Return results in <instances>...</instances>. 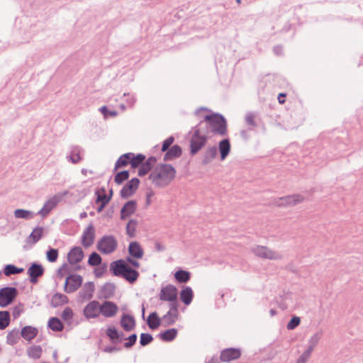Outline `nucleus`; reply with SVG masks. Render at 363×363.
<instances>
[{
  "label": "nucleus",
  "mask_w": 363,
  "mask_h": 363,
  "mask_svg": "<svg viewBox=\"0 0 363 363\" xmlns=\"http://www.w3.org/2000/svg\"><path fill=\"white\" fill-rule=\"evenodd\" d=\"M177 171L170 164H160L149 174L148 179L158 188L168 186L175 178Z\"/></svg>",
  "instance_id": "nucleus-1"
},
{
  "label": "nucleus",
  "mask_w": 363,
  "mask_h": 363,
  "mask_svg": "<svg viewBox=\"0 0 363 363\" xmlns=\"http://www.w3.org/2000/svg\"><path fill=\"white\" fill-rule=\"evenodd\" d=\"M205 121H208V126L211 127L213 135L225 136L227 134V121L225 118L219 113H213L205 116Z\"/></svg>",
  "instance_id": "nucleus-2"
},
{
  "label": "nucleus",
  "mask_w": 363,
  "mask_h": 363,
  "mask_svg": "<svg viewBox=\"0 0 363 363\" xmlns=\"http://www.w3.org/2000/svg\"><path fill=\"white\" fill-rule=\"evenodd\" d=\"M118 247V241L115 236L112 235H104L99 240L96 248L104 255H109L113 252Z\"/></svg>",
  "instance_id": "nucleus-3"
},
{
  "label": "nucleus",
  "mask_w": 363,
  "mask_h": 363,
  "mask_svg": "<svg viewBox=\"0 0 363 363\" xmlns=\"http://www.w3.org/2000/svg\"><path fill=\"white\" fill-rule=\"evenodd\" d=\"M18 289L13 286H5L0 289V307L4 308L11 304L17 297Z\"/></svg>",
  "instance_id": "nucleus-4"
},
{
  "label": "nucleus",
  "mask_w": 363,
  "mask_h": 363,
  "mask_svg": "<svg viewBox=\"0 0 363 363\" xmlns=\"http://www.w3.org/2000/svg\"><path fill=\"white\" fill-rule=\"evenodd\" d=\"M83 278L77 274H70L66 277L64 291L67 293H73L76 291L82 284Z\"/></svg>",
  "instance_id": "nucleus-5"
},
{
  "label": "nucleus",
  "mask_w": 363,
  "mask_h": 363,
  "mask_svg": "<svg viewBox=\"0 0 363 363\" xmlns=\"http://www.w3.org/2000/svg\"><path fill=\"white\" fill-rule=\"evenodd\" d=\"M44 272L45 269L43 266L38 262L30 263L27 270L29 280L32 284H36L38 281V278L42 277Z\"/></svg>",
  "instance_id": "nucleus-6"
},
{
  "label": "nucleus",
  "mask_w": 363,
  "mask_h": 363,
  "mask_svg": "<svg viewBox=\"0 0 363 363\" xmlns=\"http://www.w3.org/2000/svg\"><path fill=\"white\" fill-rule=\"evenodd\" d=\"M208 141V137L206 136H195V133H193L192 136L190 139V154L195 155L197 154L206 144Z\"/></svg>",
  "instance_id": "nucleus-7"
},
{
  "label": "nucleus",
  "mask_w": 363,
  "mask_h": 363,
  "mask_svg": "<svg viewBox=\"0 0 363 363\" xmlns=\"http://www.w3.org/2000/svg\"><path fill=\"white\" fill-rule=\"evenodd\" d=\"M140 184V180L134 177L128 181L121 189L120 196L122 199H128L138 189Z\"/></svg>",
  "instance_id": "nucleus-8"
},
{
  "label": "nucleus",
  "mask_w": 363,
  "mask_h": 363,
  "mask_svg": "<svg viewBox=\"0 0 363 363\" xmlns=\"http://www.w3.org/2000/svg\"><path fill=\"white\" fill-rule=\"evenodd\" d=\"M303 200L304 197L302 195L292 194L279 198L277 205L279 207L294 206Z\"/></svg>",
  "instance_id": "nucleus-9"
},
{
  "label": "nucleus",
  "mask_w": 363,
  "mask_h": 363,
  "mask_svg": "<svg viewBox=\"0 0 363 363\" xmlns=\"http://www.w3.org/2000/svg\"><path fill=\"white\" fill-rule=\"evenodd\" d=\"M100 313V303L96 300L90 301L83 310V315L86 319L96 318Z\"/></svg>",
  "instance_id": "nucleus-10"
},
{
  "label": "nucleus",
  "mask_w": 363,
  "mask_h": 363,
  "mask_svg": "<svg viewBox=\"0 0 363 363\" xmlns=\"http://www.w3.org/2000/svg\"><path fill=\"white\" fill-rule=\"evenodd\" d=\"M252 252L256 256L264 259H278L281 257L279 254L265 246L257 245L252 249Z\"/></svg>",
  "instance_id": "nucleus-11"
},
{
  "label": "nucleus",
  "mask_w": 363,
  "mask_h": 363,
  "mask_svg": "<svg viewBox=\"0 0 363 363\" xmlns=\"http://www.w3.org/2000/svg\"><path fill=\"white\" fill-rule=\"evenodd\" d=\"M177 289L172 284L162 287L160 293V299L164 301H175L177 298Z\"/></svg>",
  "instance_id": "nucleus-12"
},
{
  "label": "nucleus",
  "mask_w": 363,
  "mask_h": 363,
  "mask_svg": "<svg viewBox=\"0 0 363 363\" xmlns=\"http://www.w3.org/2000/svg\"><path fill=\"white\" fill-rule=\"evenodd\" d=\"M241 356V351L239 348L229 347L221 351L220 360L223 362H230L238 359Z\"/></svg>",
  "instance_id": "nucleus-13"
},
{
  "label": "nucleus",
  "mask_w": 363,
  "mask_h": 363,
  "mask_svg": "<svg viewBox=\"0 0 363 363\" xmlns=\"http://www.w3.org/2000/svg\"><path fill=\"white\" fill-rule=\"evenodd\" d=\"M100 311L105 318H112L117 313L118 307L114 302L106 300L100 304Z\"/></svg>",
  "instance_id": "nucleus-14"
},
{
  "label": "nucleus",
  "mask_w": 363,
  "mask_h": 363,
  "mask_svg": "<svg viewBox=\"0 0 363 363\" xmlns=\"http://www.w3.org/2000/svg\"><path fill=\"white\" fill-rule=\"evenodd\" d=\"M95 238V228L91 223L84 230L82 235V244L84 247H90L93 243Z\"/></svg>",
  "instance_id": "nucleus-15"
},
{
  "label": "nucleus",
  "mask_w": 363,
  "mask_h": 363,
  "mask_svg": "<svg viewBox=\"0 0 363 363\" xmlns=\"http://www.w3.org/2000/svg\"><path fill=\"white\" fill-rule=\"evenodd\" d=\"M84 257V251L80 247H73L67 254V261L70 264L80 262Z\"/></svg>",
  "instance_id": "nucleus-16"
},
{
  "label": "nucleus",
  "mask_w": 363,
  "mask_h": 363,
  "mask_svg": "<svg viewBox=\"0 0 363 363\" xmlns=\"http://www.w3.org/2000/svg\"><path fill=\"white\" fill-rule=\"evenodd\" d=\"M137 209V202L135 200H130L124 203L121 209V219L125 220L135 213Z\"/></svg>",
  "instance_id": "nucleus-17"
},
{
  "label": "nucleus",
  "mask_w": 363,
  "mask_h": 363,
  "mask_svg": "<svg viewBox=\"0 0 363 363\" xmlns=\"http://www.w3.org/2000/svg\"><path fill=\"white\" fill-rule=\"evenodd\" d=\"M127 264H128L125 262V261L122 259L113 261L110 264V271L113 275L122 277Z\"/></svg>",
  "instance_id": "nucleus-18"
},
{
  "label": "nucleus",
  "mask_w": 363,
  "mask_h": 363,
  "mask_svg": "<svg viewBox=\"0 0 363 363\" xmlns=\"http://www.w3.org/2000/svg\"><path fill=\"white\" fill-rule=\"evenodd\" d=\"M208 121H205V116L203 119L201 121L196 125L192 128L195 136H206L208 138V135L211 133V127L208 126Z\"/></svg>",
  "instance_id": "nucleus-19"
},
{
  "label": "nucleus",
  "mask_w": 363,
  "mask_h": 363,
  "mask_svg": "<svg viewBox=\"0 0 363 363\" xmlns=\"http://www.w3.org/2000/svg\"><path fill=\"white\" fill-rule=\"evenodd\" d=\"M164 152L163 156L164 162L172 161L181 157L182 149L179 145H174Z\"/></svg>",
  "instance_id": "nucleus-20"
},
{
  "label": "nucleus",
  "mask_w": 363,
  "mask_h": 363,
  "mask_svg": "<svg viewBox=\"0 0 363 363\" xmlns=\"http://www.w3.org/2000/svg\"><path fill=\"white\" fill-rule=\"evenodd\" d=\"M83 152V149L78 145H72L70 147L69 154L66 156V159L68 162L72 164H77L82 160L81 153Z\"/></svg>",
  "instance_id": "nucleus-21"
},
{
  "label": "nucleus",
  "mask_w": 363,
  "mask_h": 363,
  "mask_svg": "<svg viewBox=\"0 0 363 363\" xmlns=\"http://www.w3.org/2000/svg\"><path fill=\"white\" fill-rule=\"evenodd\" d=\"M128 252L129 255L134 259H141L144 255V250L138 241H132L130 242Z\"/></svg>",
  "instance_id": "nucleus-22"
},
{
  "label": "nucleus",
  "mask_w": 363,
  "mask_h": 363,
  "mask_svg": "<svg viewBox=\"0 0 363 363\" xmlns=\"http://www.w3.org/2000/svg\"><path fill=\"white\" fill-rule=\"evenodd\" d=\"M95 290V285L93 281L86 282L81 291L79 292V295L81 298L86 300H90L93 297V294Z\"/></svg>",
  "instance_id": "nucleus-23"
},
{
  "label": "nucleus",
  "mask_w": 363,
  "mask_h": 363,
  "mask_svg": "<svg viewBox=\"0 0 363 363\" xmlns=\"http://www.w3.org/2000/svg\"><path fill=\"white\" fill-rule=\"evenodd\" d=\"M157 158L154 156L150 157L146 161H144L138 169V176L143 177L146 175L155 166Z\"/></svg>",
  "instance_id": "nucleus-24"
},
{
  "label": "nucleus",
  "mask_w": 363,
  "mask_h": 363,
  "mask_svg": "<svg viewBox=\"0 0 363 363\" xmlns=\"http://www.w3.org/2000/svg\"><path fill=\"white\" fill-rule=\"evenodd\" d=\"M121 325L125 331H131L135 327V320L133 315L123 314L121 319Z\"/></svg>",
  "instance_id": "nucleus-25"
},
{
  "label": "nucleus",
  "mask_w": 363,
  "mask_h": 363,
  "mask_svg": "<svg viewBox=\"0 0 363 363\" xmlns=\"http://www.w3.org/2000/svg\"><path fill=\"white\" fill-rule=\"evenodd\" d=\"M115 290L116 286L113 283L106 282L101 288L99 298H110L114 295Z\"/></svg>",
  "instance_id": "nucleus-26"
},
{
  "label": "nucleus",
  "mask_w": 363,
  "mask_h": 363,
  "mask_svg": "<svg viewBox=\"0 0 363 363\" xmlns=\"http://www.w3.org/2000/svg\"><path fill=\"white\" fill-rule=\"evenodd\" d=\"M177 334V329L172 328L161 331L157 337L163 342H172L176 338Z\"/></svg>",
  "instance_id": "nucleus-27"
},
{
  "label": "nucleus",
  "mask_w": 363,
  "mask_h": 363,
  "mask_svg": "<svg viewBox=\"0 0 363 363\" xmlns=\"http://www.w3.org/2000/svg\"><path fill=\"white\" fill-rule=\"evenodd\" d=\"M139 275L140 274L136 269H133L130 265L127 264L122 278L125 279L130 284H133L137 281Z\"/></svg>",
  "instance_id": "nucleus-28"
},
{
  "label": "nucleus",
  "mask_w": 363,
  "mask_h": 363,
  "mask_svg": "<svg viewBox=\"0 0 363 363\" xmlns=\"http://www.w3.org/2000/svg\"><path fill=\"white\" fill-rule=\"evenodd\" d=\"M57 201L55 198H52L45 201L42 208L37 213L42 217L47 216L50 211L57 206Z\"/></svg>",
  "instance_id": "nucleus-29"
},
{
  "label": "nucleus",
  "mask_w": 363,
  "mask_h": 363,
  "mask_svg": "<svg viewBox=\"0 0 363 363\" xmlns=\"http://www.w3.org/2000/svg\"><path fill=\"white\" fill-rule=\"evenodd\" d=\"M38 333V330L36 328L26 325L21 329V335L23 339L30 341L37 336Z\"/></svg>",
  "instance_id": "nucleus-30"
},
{
  "label": "nucleus",
  "mask_w": 363,
  "mask_h": 363,
  "mask_svg": "<svg viewBox=\"0 0 363 363\" xmlns=\"http://www.w3.org/2000/svg\"><path fill=\"white\" fill-rule=\"evenodd\" d=\"M217 154L218 149L216 146L209 147L203 153L201 164L207 165L216 157Z\"/></svg>",
  "instance_id": "nucleus-31"
},
{
  "label": "nucleus",
  "mask_w": 363,
  "mask_h": 363,
  "mask_svg": "<svg viewBox=\"0 0 363 363\" xmlns=\"http://www.w3.org/2000/svg\"><path fill=\"white\" fill-rule=\"evenodd\" d=\"M194 292L190 286H185L180 291V299L184 304L189 306L193 300Z\"/></svg>",
  "instance_id": "nucleus-32"
},
{
  "label": "nucleus",
  "mask_w": 363,
  "mask_h": 363,
  "mask_svg": "<svg viewBox=\"0 0 363 363\" xmlns=\"http://www.w3.org/2000/svg\"><path fill=\"white\" fill-rule=\"evenodd\" d=\"M69 302L68 297L62 294L55 293L51 298L50 305L53 308H57Z\"/></svg>",
  "instance_id": "nucleus-33"
},
{
  "label": "nucleus",
  "mask_w": 363,
  "mask_h": 363,
  "mask_svg": "<svg viewBox=\"0 0 363 363\" xmlns=\"http://www.w3.org/2000/svg\"><path fill=\"white\" fill-rule=\"evenodd\" d=\"M218 150L220 155V160H224L230 152V143L229 139L225 138L219 142Z\"/></svg>",
  "instance_id": "nucleus-34"
},
{
  "label": "nucleus",
  "mask_w": 363,
  "mask_h": 363,
  "mask_svg": "<svg viewBox=\"0 0 363 363\" xmlns=\"http://www.w3.org/2000/svg\"><path fill=\"white\" fill-rule=\"evenodd\" d=\"M161 318L155 311L150 313L147 318V324L151 330L158 328L161 325Z\"/></svg>",
  "instance_id": "nucleus-35"
},
{
  "label": "nucleus",
  "mask_w": 363,
  "mask_h": 363,
  "mask_svg": "<svg viewBox=\"0 0 363 363\" xmlns=\"http://www.w3.org/2000/svg\"><path fill=\"white\" fill-rule=\"evenodd\" d=\"M131 155V152H127L121 155L115 163L113 170L116 171L119 168L126 167L129 164H130Z\"/></svg>",
  "instance_id": "nucleus-36"
},
{
  "label": "nucleus",
  "mask_w": 363,
  "mask_h": 363,
  "mask_svg": "<svg viewBox=\"0 0 363 363\" xmlns=\"http://www.w3.org/2000/svg\"><path fill=\"white\" fill-rule=\"evenodd\" d=\"M191 272L184 269H179L174 273V278L179 284H186L191 279Z\"/></svg>",
  "instance_id": "nucleus-37"
},
{
  "label": "nucleus",
  "mask_w": 363,
  "mask_h": 363,
  "mask_svg": "<svg viewBox=\"0 0 363 363\" xmlns=\"http://www.w3.org/2000/svg\"><path fill=\"white\" fill-rule=\"evenodd\" d=\"M48 327L54 332H61L64 329V325L60 318L52 317L48 323Z\"/></svg>",
  "instance_id": "nucleus-38"
},
{
  "label": "nucleus",
  "mask_w": 363,
  "mask_h": 363,
  "mask_svg": "<svg viewBox=\"0 0 363 363\" xmlns=\"http://www.w3.org/2000/svg\"><path fill=\"white\" fill-rule=\"evenodd\" d=\"M96 196V203H103L107 205L110 201V196H107L105 187H101L95 191Z\"/></svg>",
  "instance_id": "nucleus-39"
},
{
  "label": "nucleus",
  "mask_w": 363,
  "mask_h": 363,
  "mask_svg": "<svg viewBox=\"0 0 363 363\" xmlns=\"http://www.w3.org/2000/svg\"><path fill=\"white\" fill-rule=\"evenodd\" d=\"M130 166L132 168L135 169L140 167L143 162L145 160V156L143 154L138 153L136 155L131 152Z\"/></svg>",
  "instance_id": "nucleus-40"
},
{
  "label": "nucleus",
  "mask_w": 363,
  "mask_h": 363,
  "mask_svg": "<svg viewBox=\"0 0 363 363\" xmlns=\"http://www.w3.org/2000/svg\"><path fill=\"white\" fill-rule=\"evenodd\" d=\"M179 317V314L174 313L171 311H167L166 314H164L162 319L163 321L164 326L172 325L177 320Z\"/></svg>",
  "instance_id": "nucleus-41"
},
{
  "label": "nucleus",
  "mask_w": 363,
  "mask_h": 363,
  "mask_svg": "<svg viewBox=\"0 0 363 363\" xmlns=\"http://www.w3.org/2000/svg\"><path fill=\"white\" fill-rule=\"evenodd\" d=\"M35 216V213L29 210L23 208H18L14 211V216L16 218H23L25 220L32 219Z\"/></svg>",
  "instance_id": "nucleus-42"
},
{
  "label": "nucleus",
  "mask_w": 363,
  "mask_h": 363,
  "mask_svg": "<svg viewBox=\"0 0 363 363\" xmlns=\"http://www.w3.org/2000/svg\"><path fill=\"white\" fill-rule=\"evenodd\" d=\"M11 321V315L8 311H0V330L6 328Z\"/></svg>",
  "instance_id": "nucleus-43"
},
{
  "label": "nucleus",
  "mask_w": 363,
  "mask_h": 363,
  "mask_svg": "<svg viewBox=\"0 0 363 363\" xmlns=\"http://www.w3.org/2000/svg\"><path fill=\"white\" fill-rule=\"evenodd\" d=\"M23 271H24L23 268L17 267L16 266H15L14 264H9L5 265L4 267V270H3L5 276H7V277L13 275V274H18L22 273V272H23Z\"/></svg>",
  "instance_id": "nucleus-44"
},
{
  "label": "nucleus",
  "mask_w": 363,
  "mask_h": 363,
  "mask_svg": "<svg viewBox=\"0 0 363 363\" xmlns=\"http://www.w3.org/2000/svg\"><path fill=\"white\" fill-rule=\"evenodd\" d=\"M42 354V347L40 345H32L27 349V354L29 357L37 359Z\"/></svg>",
  "instance_id": "nucleus-45"
},
{
  "label": "nucleus",
  "mask_w": 363,
  "mask_h": 363,
  "mask_svg": "<svg viewBox=\"0 0 363 363\" xmlns=\"http://www.w3.org/2000/svg\"><path fill=\"white\" fill-rule=\"evenodd\" d=\"M138 221L136 219H130L126 225L125 230L126 234L130 238L135 237L136 227Z\"/></svg>",
  "instance_id": "nucleus-46"
},
{
  "label": "nucleus",
  "mask_w": 363,
  "mask_h": 363,
  "mask_svg": "<svg viewBox=\"0 0 363 363\" xmlns=\"http://www.w3.org/2000/svg\"><path fill=\"white\" fill-rule=\"evenodd\" d=\"M19 339V331L18 329L14 328L7 334L6 343L9 345H14L18 342Z\"/></svg>",
  "instance_id": "nucleus-47"
},
{
  "label": "nucleus",
  "mask_w": 363,
  "mask_h": 363,
  "mask_svg": "<svg viewBox=\"0 0 363 363\" xmlns=\"http://www.w3.org/2000/svg\"><path fill=\"white\" fill-rule=\"evenodd\" d=\"M44 228L43 227L37 226L35 227L30 235L28 236V239H31L33 243L38 242L43 235Z\"/></svg>",
  "instance_id": "nucleus-48"
},
{
  "label": "nucleus",
  "mask_w": 363,
  "mask_h": 363,
  "mask_svg": "<svg viewBox=\"0 0 363 363\" xmlns=\"http://www.w3.org/2000/svg\"><path fill=\"white\" fill-rule=\"evenodd\" d=\"M130 176L128 170H123L116 173L114 177V182L117 184H121L125 181L128 180Z\"/></svg>",
  "instance_id": "nucleus-49"
},
{
  "label": "nucleus",
  "mask_w": 363,
  "mask_h": 363,
  "mask_svg": "<svg viewBox=\"0 0 363 363\" xmlns=\"http://www.w3.org/2000/svg\"><path fill=\"white\" fill-rule=\"evenodd\" d=\"M101 257L97 252H93L89 255L88 264L92 267H96L101 263Z\"/></svg>",
  "instance_id": "nucleus-50"
},
{
  "label": "nucleus",
  "mask_w": 363,
  "mask_h": 363,
  "mask_svg": "<svg viewBox=\"0 0 363 363\" xmlns=\"http://www.w3.org/2000/svg\"><path fill=\"white\" fill-rule=\"evenodd\" d=\"M118 332L119 331L115 327H108L106 329V335L110 339V341L113 344L117 343Z\"/></svg>",
  "instance_id": "nucleus-51"
},
{
  "label": "nucleus",
  "mask_w": 363,
  "mask_h": 363,
  "mask_svg": "<svg viewBox=\"0 0 363 363\" xmlns=\"http://www.w3.org/2000/svg\"><path fill=\"white\" fill-rule=\"evenodd\" d=\"M321 337H322L321 332H317L313 336H311L308 340L309 345L307 349H310V350L313 352L315 347L317 345L319 340H320Z\"/></svg>",
  "instance_id": "nucleus-52"
},
{
  "label": "nucleus",
  "mask_w": 363,
  "mask_h": 363,
  "mask_svg": "<svg viewBox=\"0 0 363 363\" xmlns=\"http://www.w3.org/2000/svg\"><path fill=\"white\" fill-rule=\"evenodd\" d=\"M58 250L52 247H49L46 252V258L50 262H55L58 258Z\"/></svg>",
  "instance_id": "nucleus-53"
},
{
  "label": "nucleus",
  "mask_w": 363,
  "mask_h": 363,
  "mask_svg": "<svg viewBox=\"0 0 363 363\" xmlns=\"http://www.w3.org/2000/svg\"><path fill=\"white\" fill-rule=\"evenodd\" d=\"M153 341V337L150 333H143L140 336V344L141 346L145 347L150 344Z\"/></svg>",
  "instance_id": "nucleus-54"
},
{
  "label": "nucleus",
  "mask_w": 363,
  "mask_h": 363,
  "mask_svg": "<svg viewBox=\"0 0 363 363\" xmlns=\"http://www.w3.org/2000/svg\"><path fill=\"white\" fill-rule=\"evenodd\" d=\"M255 114L253 112L249 111L246 113L245 117V121L247 125L251 126L252 128L257 127V124L255 122Z\"/></svg>",
  "instance_id": "nucleus-55"
},
{
  "label": "nucleus",
  "mask_w": 363,
  "mask_h": 363,
  "mask_svg": "<svg viewBox=\"0 0 363 363\" xmlns=\"http://www.w3.org/2000/svg\"><path fill=\"white\" fill-rule=\"evenodd\" d=\"M100 112L105 118L115 117L118 115V112L115 110H109L106 106H103L99 108Z\"/></svg>",
  "instance_id": "nucleus-56"
},
{
  "label": "nucleus",
  "mask_w": 363,
  "mask_h": 363,
  "mask_svg": "<svg viewBox=\"0 0 363 363\" xmlns=\"http://www.w3.org/2000/svg\"><path fill=\"white\" fill-rule=\"evenodd\" d=\"M301 323V318L296 315H294L286 325L289 330H293L297 328Z\"/></svg>",
  "instance_id": "nucleus-57"
},
{
  "label": "nucleus",
  "mask_w": 363,
  "mask_h": 363,
  "mask_svg": "<svg viewBox=\"0 0 363 363\" xmlns=\"http://www.w3.org/2000/svg\"><path fill=\"white\" fill-rule=\"evenodd\" d=\"M72 317H73V311H72V308L69 307H66L62 313L61 318L65 321H69L72 319Z\"/></svg>",
  "instance_id": "nucleus-58"
},
{
  "label": "nucleus",
  "mask_w": 363,
  "mask_h": 363,
  "mask_svg": "<svg viewBox=\"0 0 363 363\" xmlns=\"http://www.w3.org/2000/svg\"><path fill=\"white\" fill-rule=\"evenodd\" d=\"M174 140L175 139L172 135H171V136L168 137L167 139H165L162 143L161 151L163 152H165L166 150H167L168 149H169L171 147V145L174 142Z\"/></svg>",
  "instance_id": "nucleus-59"
},
{
  "label": "nucleus",
  "mask_w": 363,
  "mask_h": 363,
  "mask_svg": "<svg viewBox=\"0 0 363 363\" xmlns=\"http://www.w3.org/2000/svg\"><path fill=\"white\" fill-rule=\"evenodd\" d=\"M138 336L135 333H133L128 338H125L128 341L125 342L123 345L124 347L125 348H130L132 347L137 341Z\"/></svg>",
  "instance_id": "nucleus-60"
},
{
  "label": "nucleus",
  "mask_w": 363,
  "mask_h": 363,
  "mask_svg": "<svg viewBox=\"0 0 363 363\" xmlns=\"http://www.w3.org/2000/svg\"><path fill=\"white\" fill-rule=\"evenodd\" d=\"M312 351L310 349H307L303 352V354L298 358L296 363H306L311 357Z\"/></svg>",
  "instance_id": "nucleus-61"
},
{
  "label": "nucleus",
  "mask_w": 363,
  "mask_h": 363,
  "mask_svg": "<svg viewBox=\"0 0 363 363\" xmlns=\"http://www.w3.org/2000/svg\"><path fill=\"white\" fill-rule=\"evenodd\" d=\"M124 96H127V99H126V103L127 104L130 106V107H133V106L135 105L136 101H137V99H136V96L134 94H130V93H125L123 94Z\"/></svg>",
  "instance_id": "nucleus-62"
},
{
  "label": "nucleus",
  "mask_w": 363,
  "mask_h": 363,
  "mask_svg": "<svg viewBox=\"0 0 363 363\" xmlns=\"http://www.w3.org/2000/svg\"><path fill=\"white\" fill-rule=\"evenodd\" d=\"M169 311L173 312L174 313L179 314L178 308H179V303L177 301V298L175 299V301H169Z\"/></svg>",
  "instance_id": "nucleus-63"
},
{
  "label": "nucleus",
  "mask_w": 363,
  "mask_h": 363,
  "mask_svg": "<svg viewBox=\"0 0 363 363\" xmlns=\"http://www.w3.org/2000/svg\"><path fill=\"white\" fill-rule=\"evenodd\" d=\"M125 262L127 264H129L132 267L135 268H139L140 267V263L138 261L135 260L133 257L128 256L125 258Z\"/></svg>",
  "instance_id": "nucleus-64"
}]
</instances>
